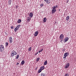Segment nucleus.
<instances>
[{
  "label": "nucleus",
  "mask_w": 76,
  "mask_h": 76,
  "mask_svg": "<svg viewBox=\"0 0 76 76\" xmlns=\"http://www.w3.org/2000/svg\"><path fill=\"white\" fill-rule=\"evenodd\" d=\"M58 7V6L57 5L56 6H54L52 7V14H53V13H54L55 12L57 11V9H56V8H57Z\"/></svg>",
  "instance_id": "nucleus-1"
},
{
  "label": "nucleus",
  "mask_w": 76,
  "mask_h": 76,
  "mask_svg": "<svg viewBox=\"0 0 76 76\" xmlns=\"http://www.w3.org/2000/svg\"><path fill=\"white\" fill-rule=\"evenodd\" d=\"M16 54H17L16 52L14 50H13L11 52V57H13L14 56H15V55H16Z\"/></svg>",
  "instance_id": "nucleus-2"
},
{
  "label": "nucleus",
  "mask_w": 76,
  "mask_h": 76,
  "mask_svg": "<svg viewBox=\"0 0 76 76\" xmlns=\"http://www.w3.org/2000/svg\"><path fill=\"white\" fill-rule=\"evenodd\" d=\"M4 50V46L2 45H0V51L2 52Z\"/></svg>",
  "instance_id": "nucleus-3"
},
{
  "label": "nucleus",
  "mask_w": 76,
  "mask_h": 76,
  "mask_svg": "<svg viewBox=\"0 0 76 76\" xmlns=\"http://www.w3.org/2000/svg\"><path fill=\"white\" fill-rule=\"evenodd\" d=\"M70 66V64L69 63H67L66 64V65L65 66V69H67L69 68V67Z\"/></svg>",
  "instance_id": "nucleus-4"
},
{
  "label": "nucleus",
  "mask_w": 76,
  "mask_h": 76,
  "mask_svg": "<svg viewBox=\"0 0 76 76\" xmlns=\"http://www.w3.org/2000/svg\"><path fill=\"white\" fill-rule=\"evenodd\" d=\"M9 40L10 44H12V42H13V39H12V37H10V38Z\"/></svg>",
  "instance_id": "nucleus-5"
},
{
  "label": "nucleus",
  "mask_w": 76,
  "mask_h": 76,
  "mask_svg": "<svg viewBox=\"0 0 76 76\" xmlns=\"http://www.w3.org/2000/svg\"><path fill=\"white\" fill-rule=\"evenodd\" d=\"M69 40V38L66 37L65 39H64V42H67Z\"/></svg>",
  "instance_id": "nucleus-6"
},
{
  "label": "nucleus",
  "mask_w": 76,
  "mask_h": 76,
  "mask_svg": "<svg viewBox=\"0 0 76 76\" xmlns=\"http://www.w3.org/2000/svg\"><path fill=\"white\" fill-rule=\"evenodd\" d=\"M31 20V18L29 17H28L27 18V21L28 22H29Z\"/></svg>",
  "instance_id": "nucleus-7"
},
{
  "label": "nucleus",
  "mask_w": 76,
  "mask_h": 76,
  "mask_svg": "<svg viewBox=\"0 0 76 76\" xmlns=\"http://www.w3.org/2000/svg\"><path fill=\"white\" fill-rule=\"evenodd\" d=\"M38 31H36L35 32L34 36H35V37H37V36L38 35Z\"/></svg>",
  "instance_id": "nucleus-8"
},
{
  "label": "nucleus",
  "mask_w": 76,
  "mask_h": 76,
  "mask_svg": "<svg viewBox=\"0 0 76 76\" xmlns=\"http://www.w3.org/2000/svg\"><path fill=\"white\" fill-rule=\"evenodd\" d=\"M60 38L61 39H63V38H64V35L63 34H61L60 35Z\"/></svg>",
  "instance_id": "nucleus-9"
},
{
  "label": "nucleus",
  "mask_w": 76,
  "mask_h": 76,
  "mask_svg": "<svg viewBox=\"0 0 76 76\" xmlns=\"http://www.w3.org/2000/svg\"><path fill=\"white\" fill-rule=\"evenodd\" d=\"M32 16H33V13L32 12H31L29 14V17L30 18H32Z\"/></svg>",
  "instance_id": "nucleus-10"
},
{
  "label": "nucleus",
  "mask_w": 76,
  "mask_h": 76,
  "mask_svg": "<svg viewBox=\"0 0 76 76\" xmlns=\"http://www.w3.org/2000/svg\"><path fill=\"white\" fill-rule=\"evenodd\" d=\"M43 22H47V18H44Z\"/></svg>",
  "instance_id": "nucleus-11"
},
{
  "label": "nucleus",
  "mask_w": 76,
  "mask_h": 76,
  "mask_svg": "<svg viewBox=\"0 0 76 76\" xmlns=\"http://www.w3.org/2000/svg\"><path fill=\"white\" fill-rule=\"evenodd\" d=\"M18 30H19V28L16 27L15 29V32H17V31H18Z\"/></svg>",
  "instance_id": "nucleus-12"
},
{
  "label": "nucleus",
  "mask_w": 76,
  "mask_h": 76,
  "mask_svg": "<svg viewBox=\"0 0 76 76\" xmlns=\"http://www.w3.org/2000/svg\"><path fill=\"white\" fill-rule=\"evenodd\" d=\"M69 18H70V17L69 16H67L66 17V20L67 21V20H69Z\"/></svg>",
  "instance_id": "nucleus-13"
},
{
  "label": "nucleus",
  "mask_w": 76,
  "mask_h": 76,
  "mask_svg": "<svg viewBox=\"0 0 76 76\" xmlns=\"http://www.w3.org/2000/svg\"><path fill=\"white\" fill-rule=\"evenodd\" d=\"M21 64L22 65H23L25 64V61L23 60L21 61Z\"/></svg>",
  "instance_id": "nucleus-14"
},
{
  "label": "nucleus",
  "mask_w": 76,
  "mask_h": 76,
  "mask_svg": "<svg viewBox=\"0 0 76 76\" xmlns=\"http://www.w3.org/2000/svg\"><path fill=\"white\" fill-rule=\"evenodd\" d=\"M45 69V67H44V66H42L40 67V69L41 70H44Z\"/></svg>",
  "instance_id": "nucleus-15"
},
{
  "label": "nucleus",
  "mask_w": 76,
  "mask_h": 76,
  "mask_svg": "<svg viewBox=\"0 0 76 76\" xmlns=\"http://www.w3.org/2000/svg\"><path fill=\"white\" fill-rule=\"evenodd\" d=\"M22 22V20H21L20 19H19L18 20V21H17V22L18 23H20Z\"/></svg>",
  "instance_id": "nucleus-16"
},
{
  "label": "nucleus",
  "mask_w": 76,
  "mask_h": 76,
  "mask_svg": "<svg viewBox=\"0 0 76 76\" xmlns=\"http://www.w3.org/2000/svg\"><path fill=\"white\" fill-rule=\"evenodd\" d=\"M44 65H47V61H45L44 64Z\"/></svg>",
  "instance_id": "nucleus-17"
},
{
  "label": "nucleus",
  "mask_w": 76,
  "mask_h": 76,
  "mask_svg": "<svg viewBox=\"0 0 76 76\" xmlns=\"http://www.w3.org/2000/svg\"><path fill=\"white\" fill-rule=\"evenodd\" d=\"M11 2H12V1H11V0H9L8 4H9V5H10V4H11Z\"/></svg>",
  "instance_id": "nucleus-18"
},
{
  "label": "nucleus",
  "mask_w": 76,
  "mask_h": 76,
  "mask_svg": "<svg viewBox=\"0 0 76 76\" xmlns=\"http://www.w3.org/2000/svg\"><path fill=\"white\" fill-rule=\"evenodd\" d=\"M9 45V43L8 42H6L5 43V47H7Z\"/></svg>",
  "instance_id": "nucleus-19"
},
{
  "label": "nucleus",
  "mask_w": 76,
  "mask_h": 76,
  "mask_svg": "<svg viewBox=\"0 0 76 76\" xmlns=\"http://www.w3.org/2000/svg\"><path fill=\"white\" fill-rule=\"evenodd\" d=\"M39 59H40V58H39V57L37 58L36 59L37 61H38L39 60Z\"/></svg>",
  "instance_id": "nucleus-20"
},
{
  "label": "nucleus",
  "mask_w": 76,
  "mask_h": 76,
  "mask_svg": "<svg viewBox=\"0 0 76 76\" xmlns=\"http://www.w3.org/2000/svg\"><path fill=\"white\" fill-rule=\"evenodd\" d=\"M43 6H44V4L43 3H42V4H41L40 5V7H42Z\"/></svg>",
  "instance_id": "nucleus-21"
},
{
  "label": "nucleus",
  "mask_w": 76,
  "mask_h": 76,
  "mask_svg": "<svg viewBox=\"0 0 76 76\" xmlns=\"http://www.w3.org/2000/svg\"><path fill=\"white\" fill-rule=\"evenodd\" d=\"M43 50H44V49H41V50H39V53H41V52H42V51H43Z\"/></svg>",
  "instance_id": "nucleus-22"
},
{
  "label": "nucleus",
  "mask_w": 76,
  "mask_h": 76,
  "mask_svg": "<svg viewBox=\"0 0 76 76\" xmlns=\"http://www.w3.org/2000/svg\"><path fill=\"white\" fill-rule=\"evenodd\" d=\"M28 50L29 51H31V47H30V48H28Z\"/></svg>",
  "instance_id": "nucleus-23"
},
{
  "label": "nucleus",
  "mask_w": 76,
  "mask_h": 76,
  "mask_svg": "<svg viewBox=\"0 0 76 76\" xmlns=\"http://www.w3.org/2000/svg\"><path fill=\"white\" fill-rule=\"evenodd\" d=\"M44 1H45L46 3H47V4L48 3V0H45Z\"/></svg>",
  "instance_id": "nucleus-24"
},
{
  "label": "nucleus",
  "mask_w": 76,
  "mask_h": 76,
  "mask_svg": "<svg viewBox=\"0 0 76 76\" xmlns=\"http://www.w3.org/2000/svg\"><path fill=\"white\" fill-rule=\"evenodd\" d=\"M19 57V55H17L16 57V59H18Z\"/></svg>",
  "instance_id": "nucleus-25"
},
{
  "label": "nucleus",
  "mask_w": 76,
  "mask_h": 76,
  "mask_svg": "<svg viewBox=\"0 0 76 76\" xmlns=\"http://www.w3.org/2000/svg\"><path fill=\"white\" fill-rule=\"evenodd\" d=\"M42 71V70L40 69L38 71V73H41V72Z\"/></svg>",
  "instance_id": "nucleus-26"
},
{
  "label": "nucleus",
  "mask_w": 76,
  "mask_h": 76,
  "mask_svg": "<svg viewBox=\"0 0 76 76\" xmlns=\"http://www.w3.org/2000/svg\"><path fill=\"white\" fill-rule=\"evenodd\" d=\"M41 76H45V75L44 74L42 73L41 74Z\"/></svg>",
  "instance_id": "nucleus-27"
},
{
  "label": "nucleus",
  "mask_w": 76,
  "mask_h": 76,
  "mask_svg": "<svg viewBox=\"0 0 76 76\" xmlns=\"http://www.w3.org/2000/svg\"><path fill=\"white\" fill-rule=\"evenodd\" d=\"M20 26V25H19L17 26V27H18L17 28H18V29H19Z\"/></svg>",
  "instance_id": "nucleus-28"
},
{
  "label": "nucleus",
  "mask_w": 76,
  "mask_h": 76,
  "mask_svg": "<svg viewBox=\"0 0 76 76\" xmlns=\"http://www.w3.org/2000/svg\"><path fill=\"white\" fill-rule=\"evenodd\" d=\"M69 74H66L64 76H69Z\"/></svg>",
  "instance_id": "nucleus-29"
},
{
  "label": "nucleus",
  "mask_w": 76,
  "mask_h": 76,
  "mask_svg": "<svg viewBox=\"0 0 76 76\" xmlns=\"http://www.w3.org/2000/svg\"><path fill=\"white\" fill-rule=\"evenodd\" d=\"M38 52H37L36 53L34 54V56H37V55L38 54Z\"/></svg>",
  "instance_id": "nucleus-30"
},
{
  "label": "nucleus",
  "mask_w": 76,
  "mask_h": 76,
  "mask_svg": "<svg viewBox=\"0 0 76 76\" xmlns=\"http://www.w3.org/2000/svg\"><path fill=\"white\" fill-rule=\"evenodd\" d=\"M65 54L66 55L69 56V53H68V52L66 53Z\"/></svg>",
  "instance_id": "nucleus-31"
},
{
  "label": "nucleus",
  "mask_w": 76,
  "mask_h": 76,
  "mask_svg": "<svg viewBox=\"0 0 76 76\" xmlns=\"http://www.w3.org/2000/svg\"><path fill=\"white\" fill-rule=\"evenodd\" d=\"M64 56H65L66 57H67V56L66 55V53H65V54H64Z\"/></svg>",
  "instance_id": "nucleus-32"
},
{
  "label": "nucleus",
  "mask_w": 76,
  "mask_h": 76,
  "mask_svg": "<svg viewBox=\"0 0 76 76\" xmlns=\"http://www.w3.org/2000/svg\"><path fill=\"white\" fill-rule=\"evenodd\" d=\"M13 27H14L13 26H11V29H13Z\"/></svg>",
  "instance_id": "nucleus-33"
},
{
  "label": "nucleus",
  "mask_w": 76,
  "mask_h": 76,
  "mask_svg": "<svg viewBox=\"0 0 76 76\" xmlns=\"http://www.w3.org/2000/svg\"><path fill=\"white\" fill-rule=\"evenodd\" d=\"M37 69H38V67H36L35 69V70H37Z\"/></svg>",
  "instance_id": "nucleus-34"
},
{
  "label": "nucleus",
  "mask_w": 76,
  "mask_h": 76,
  "mask_svg": "<svg viewBox=\"0 0 76 76\" xmlns=\"http://www.w3.org/2000/svg\"><path fill=\"white\" fill-rule=\"evenodd\" d=\"M66 58V56H64V57H63V58Z\"/></svg>",
  "instance_id": "nucleus-35"
},
{
  "label": "nucleus",
  "mask_w": 76,
  "mask_h": 76,
  "mask_svg": "<svg viewBox=\"0 0 76 76\" xmlns=\"http://www.w3.org/2000/svg\"><path fill=\"white\" fill-rule=\"evenodd\" d=\"M19 64V63H17L16 64H17V65H18V64Z\"/></svg>",
  "instance_id": "nucleus-36"
},
{
  "label": "nucleus",
  "mask_w": 76,
  "mask_h": 76,
  "mask_svg": "<svg viewBox=\"0 0 76 76\" xmlns=\"http://www.w3.org/2000/svg\"><path fill=\"white\" fill-rule=\"evenodd\" d=\"M16 9H18V6H16Z\"/></svg>",
  "instance_id": "nucleus-37"
},
{
  "label": "nucleus",
  "mask_w": 76,
  "mask_h": 76,
  "mask_svg": "<svg viewBox=\"0 0 76 76\" xmlns=\"http://www.w3.org/2000/svg\"><path fill=\"white\" fill-rule=\"evenodd\" d=\"M48 4H50V2H48Z\"/></svg>",
  "instance_id": "nucleus-38"
},
{
  "label": "nucleus",
  "mask_w": 76,
  "mask_h": 76,
  "mask_svg": "<svg viewBox=\"0 0 76 76\" xmlns=\"http://www.w3.org/2000/svg\"><path fill=\"white\" fill-rule=\"evenodd\" d=\"M50 0H49V1H48V2H50Z\"/></svg>",
  "instance_id": "nucleus-39"
},
{
  "label": "nucleus",
  "mask_w": 76,
  "mask_h": 76,
  "mask_svg": "<svg viewBox=\"0 0 76 76\" xmlns=\"http://www.w3.org/2000/svg\"><path fill=\"white\" fill-rule=\"evenodd\" d=\"M69 2L68 1H67V3H68Z\"/></svg>",
  "instance_id": "nucleus-40"
},
{
  "label": "nucleus",
  "mask_w": 76,
  "mask_h": 76,
  "mask_svg": "<svg viewBox=\"0 0 76 76\" xmlns=\"http://www.w3.org/2000/svg\"><path fill=\"white\" fill-rule=\"evenodd\" d=\"M60 10H59V11H60Z\"/></svg>",
  "instance_id": "nucleus-41"
}]
</instances>
